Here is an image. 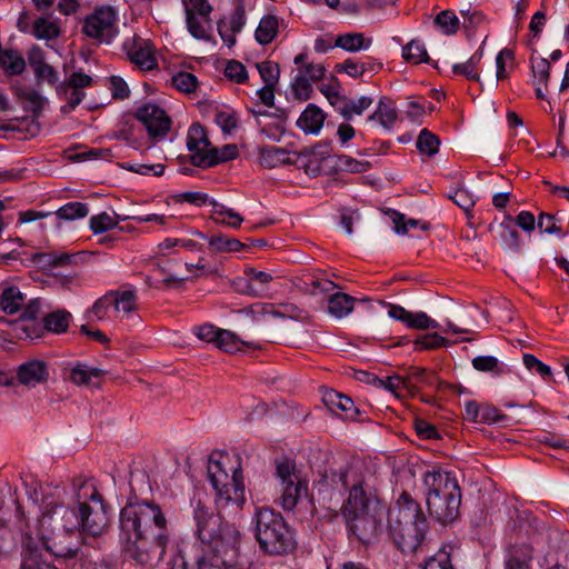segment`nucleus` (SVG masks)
Masks as SVG:
<instances>
[{
    "instance_id": "obj_17",
    "label": "nucleus",
    "mask_w": 569,
    "mask_h": 569,
    "mask_svg": "<svg viewBox=\"0 0 569 569\" xmlns=\"http://www.w3.org/2000/svg\"><path fill=\"white\" fill-rule=\"evenodd\" d=\"M426 502L430 516L442 525L455 521L459 516L461 498L432 496L426 497Z\"/></svg>"
},
{
    "instance_id": "obj_57",
    "label": "nucleus",
    "mask_w": 569,
    "mask_h": 569,
    "mask_svg": "<svg viewBox=\"0 0 569 569\" xmlns=\"http://www.w3.org/2000/svg\"><path fill=\"white\" fill-rule=\"evenodd\" d=\"M422 569H453L451 565L450 555L446 550H439L433 556L429 557L423 565Z\"/></svg>"
},
{
    "instance_id": "obj_11",
    "label": "nucleus",
    "mask_w": 569,
    "mask_h": 569,
    "mask_svg": "<svg viewBox=\"0 0 569 569\" xmlns=\"http://www.w3.org/2000/svg\"><path fill=\"white\" fill-rule=\"evenodd\" d=\"M117 12L111 7L96 8L86 17L82 32L100 42L109 43L116 36Z\"/></svg>"
},
{
    "instance_id": "obj_42",
    "label": "nucleus",
    "mask_w": 569,
    "mask_h": 569,
    "mask_svg": "<svg viewBox=\"0 0 569 569\" xmlns=\"http://www.w3.org/2000/svg\"><path fill=\"white\" fill-rule=\"evenodd\" d=\"M60 27L46 18H38L33 23L32 33L38 39L53 40L60 36Z\"/></svg>"
},
{
    "instance_id": "obj_64",
    "label": "nucleus",
    "mask_w": 569,
    "mask_h": 569,
    "mask_svg": "<svg viewBox=\"0 0 569 569\" xmlns=\"http://www.w3.org/2000/svg\"><path fill=\"white\" fill-rule=\"evenodd\" d=\"M110 91L113 99L123 100L129 98L130 90L127 82L119 76H111L110 79Z\"/></svg>"
},
{
    "instance_id": "obj_43",
    "label": "nucleus",
    "mask_w": 569,
    "mask_h": 569,
    "mask_svg": "<svg viewBox=\"0 0 569 569\" xmlns=\"http://www.w3.org/2000/svg\"><path fill=\"white\" fill-rule=\"evenodd\" d=\"M113 311L112 293L111 290L96 300L93 306L88 310L90 319L104 320L109 317V311Z\"/></svg>"
},
{
    "instance_id": "obj_37",
    "label": "nucleus",
    "mask_w": 569,
    "mask_h": 569,
    "mask_svg": "<svg viewBox=\"0 0 569 569\" xmlns=\"http://www.w3.org/2000/svg\"><path fill=\"white\" fill-rule=\"evenodd\" d=\"M0 64L10 76L21 74L26 69V61L21 54L13 50H6L0 57Z\"/></svg>"
},
{
    "instance_id": "obj_58",
    "label": "nucleus",
    "mask_w": 569,
    "mask_h": 569,
    "mask_svg": "<svg viewBox=\"0 0 569 569\" xmlns=\"http://www.w3.org/2000/svg\"><path fill=\"white\" fill-rule=\"evenodd\" d=\"M472 367L477 371L482 372H493L496 375H499L502 372V370L499 367V361L496 357L492 356H478L472 359Z\"/></svg>"
},
{
    "instance_id": "obj_16",
    "label": "nucleus",
    "mask_w": 569,
    "mask_h": 569,
    "mask_svg": "<svg viewBox=\"0 0 569 569\" xmlns=\"http://www.w3.org/2000/svg\"><path fill=\"white\" fill-rule=\"evenodd\" d=\"M122 48L130 62L141 70H152L157 68L158 63L154 56V47L149 40L134 34L123 42Z\"/></svg>"
},
{
    "instance_id": "obj_38",
    "label": "nucleus",
    "mask_w": 569,
    "mask_h": 569,
    "mask_svg": "<svg viewBox=\"0 0 569 569\" xmlns=\"http://www.w3.org/2000/svg\"><path fill=\"white\" fill-rule=\"evenodd\" d=\"M372 102V98L367 96L360 97L359 99H349L341 107L340 114L349 121L353 116H361Z\"/></svg>"
},
{
    "instance_id": "obj_28",
    "label": "nucleus",
    "mask_w": 569,
    "mask_h": 569,
    "mask_svg": "<svg viewBox=\"0 0 569 569\" xmlns=\"http://www.w3.org/2000/svg\"><path fill=\"white\" fill-rule=\"evenodd\" d=\"M214 346L221 349L222 351L229 353L242 351L244 347L260 348L258 345H254L253 342L243 341L234 332L227 329H220Z\"/></svg>"
},
{
    "instance_id": "obj_27",
    "label": "nucleus",
    "mask_w": 569,
    "mask_h": 569,
    "mask_svg": "<svg viewBox=\"0 0 569 569\" xmlns=\"http://www.w3.org/2000/svg\"><path fill=\"white\" fill-rule=\"evenodd\" d=\"M532 547L529 545H513L506 560L505 569H532Z\"/></svg>"
},
{
    "instance_id": "obj_50",
    "label": "nucleus",
    "mask_w": 569,
    "mask_h": 569,
    "mask_svg": "<svg viewBox=\"0 0 569 569\" xmlns=\"http://www.w3.org/2000/svg\"><path fill=\"white\" fill-rule=\"evenodd\" d=\"M42 299L40 298L30 299L28 302L26 301L24 306L20 310V322L40 320V317L42 316Z\"/></svg>"
},
{
    "instance_id": "obj_21",
    "label": "nucleus",
    "mask_w": 569,
    "mask_h": 569,
    "mask_svg": "<svg viewBox=\"0 0 569 569\" xmlns=\"http://www.w3.org/2000/svg\"><path fill=\"white\" fill-rule=\"evenodd\" d=\"M326 120L325 112L313 103L307 106L297 120V127L307 134H317Z\"/></svg>"
},
{
    "instance_id": "obj_39",
    "label": "nucleus",
    "mask_w": 569,
    "mask_h": 569,
    "mask_svg": "<svg viewBox=\"0 0 569 569\" xmlns=\"http://www.w3.org/2000/svg\"><path fill=\"white\" fill-rule=\"evenodd\" d=\"M209 246L220 252H238L244 249L247 243L223 234H213L209 239Z\"/></svg>"
},
{
    "instance_id": "obj_12",
    "label": "nucleus",
    "mask_w": 569,
    "mask_h": 569,
    "mask_svg": "<svg viewBox=\"0 0 569 569\" xmlns=\"http://www.w3.org/2000/svg\"><path fill=\"white\" fill-rule=\"evenodd\" d=\"M187 147L190 151V162L194 167L209 168L214 166L216 158L210 154L211 146L203 126L196 122L189 127Z\"/></svg>"
},
{
    "instance_id": "obj_53",
    "label": "nucleus",
    "mask_w": 569,
    "mask_h": 569,
    "mask_svg": "<svg viewBox=\"0 0 569 569\" xmlns=\"http://www.w3.org/2000/svg\"><path fill=\"white\" fill-rule=\"evenodd\" d=\"M515 61V52L509 48H503L500 50L496 57V67H497V80H505L509 78V73L507 71V62L512 63Z\"/></svg>"
},
{
    "instance_id": "obj_55",
    "label": "nucleus",
    "mask_w": 569,
    "mask_h": 569,
    "mask_svg": "<svg viewBox=\"0 0 569 569\" xmlns=\"http://www.w3.org/2000/svg\"><path fill=\"white\" fill-rule=\"evenodd\" d=\"M258 71L266 84L276 86L279 79V66L272 61L257 63Z\"/></svg>"
},
{
    "instance_id": "obj_60",
    "label": "nucleus",
    "mask_w": 569,
    "mask_h": 569,
    "mask_svg": "<svg viewBox=\"0 0 569 569\" xmlns=\"http://www.w3.org/2000/svg\"><path fill=\"white\" fill-rule=\"evenodd\" d=\"M224 76L237 83H243L248 79L246 67L237 60H230L227 63Z\"/></svg>"
},
{
    "instance_id": "obj_32",
    "label": "nucleus",
    "mask_w": 569,
    "mask_h": 569,
    "mask_svg": "<svg viewBox=\"0 0 569 569\" xmlns=\"http://www.w3.org/2000/svg\"><path fill=\"white\" fill-rule=\"evenodd\" d=\"M103 373L104 371L99 368L78 362L71 368L69 380L78 386H88L93 378H100Z\"/></svg>"
},
{
    "instance_id": "obj_59",
    "label": "nucleus",
    "mask_w": 569,
    "mask_h": 569,
    "mask_svg": "<svg viewBox=\"0 0 569 569\" xmlns=\"http://www.w3.org/2000/svg\"><path fill=\"white\" fill-rule=\"evenodd\" d=\"M24 109L31 111L34 116H39L44 106L46 99L37 91L31 90L22 94Z\"/></svg>"
},
{
    "instance_id": "obj_6",
    "label": "nucleus",
    "mask_w": 569,
    "mask_h": 569,
    "mask_svg": "<svg viewBox=\"0 0 569 569\" xmlns=\"http://www.w3.org/2000/svg\"><path fill=\"white\" fill-rule=\"evenodd\" d=\"M76 498L80 503V523L83 533L97 537L108 527L109 518L102 497L93 482L78 479L74 482Z\"/></svg>"
},
{
    "instance_id": "obj_14",
    "label": "nucleus",
    "mask_w": 569,
    "mask_h": 569,
    "mask_svg": "<svg viewBox=\"0 0 569 569\" xmlns=\"http://www.w3.org/2000/svg\"><path fill=\"white\" fill-rule=\"evenodd\" d=\"M423 485L427 489V497L438 498H461V490L457 479L448 471L430 470L423 475Z\"/></svg>"
},
{
    "instance_id": "obj_18",
    "label": "nucleus",
    "mask_w": 569,
    "mask_h": 569,
    "mask_svg": "<svg viewBox=\"0 0 569 569\" xmlns=\"http://www.w3.org/2000/svg\"><path fill=\"white\" fill-rule=\"evenodd\" d=\"M325 406L335 415L345 420H361V411L355 406L352 399L336 390H326L322 396Z\"/></svg>"
},
{
    "instance_id": "obj_7",
    "label": "nucleus",
    "mask_w": 569,
    "mask_h": 569,
    "mask_svg": "<svg viewBox=\"0 0 569 569\" xmlns=\"http://www.w3.org/2000/svg\"><path fill=\"white\" fill-rule=\"evenodd\" d=\"M274 477L278 480L279 503L286 511H292L302 497L308 496V480L298 470L297 463L289 457L273 460Z\"/></svg>"
},
{
    "instance_id": "obj_40",
    "label": "nucleus",
    "mask_w": 569,
    "mask_h": 569,
    "mask_svg": "<svg viewBox=\"0 0 569 569\" xmlns=\"http://www.w3.org/2000/svg\"><path fill=\"white\" fill-rule=\"evenodd\" d=\"M530 69L533 82L543 83L545 90H547L551 70L550 62L546 58L531 56Z\"/></svg>"
},
{
    "instance_id": "obj_62",
    "label": "nucleus",
    "mask_w": 569,
    "mask_h": 569,
    "mask_svg": "<svg viewBox=\"0 0 569 569\" xmlns=\"http://www.w3.org/2000/svg\"><path fill=\"white\" fill-rule=\"evenodd\" d=\"M92 86V78L81 71H77L70 74V77L61 83V88H76L83 90Z\"/></svg>"
},
{
    "instance_id": "obj_29",
    "label": "nucleus",
    "mask_w": 569,
    "mask_h": 569,
    "mask_svg": "<svg viewBox=\"0 0 569 569\" xmlns=\"http://www.w3.org/2000/svg\"><path fill=\"white\" fill-rule=\"evenodd\" d=\"M279 21L273 14L263 16L254 32V38L260 44H269L278 34Z\"/></svg>"
},
{
    "instance_id": "obj_33",
    "label": "nucleus",
    "mask_w": 569,
    "mask_h": 569,
    "mask_svg": "<svg viewBox=\"0 0 569 569\" xmlns=\"http://www.w3.org/2000/svg\"><path fill=\"white\" fill-rule=\"evenodd\" d=\"M448 198L465 211L468 219L473 217L472 208L476 204V200L462 182L457 183V187L448 193Z\"/></svg>"
},
{
    "instance_id": "obj_61",
    "label": "nucleus",
    "mask_w": 569,
    "mask_h": 569,
    "mask_svg": "<svg viewBox=\"0 0 569 569\" xmlns=\"http://www.w3.org/2000/svg\"><path fill=\"white\" fill-rule=\"evenodd\" d=\"M295 96L300 100H308L312 93V86L306 74H298L292 83Z\"/></svg>"
},
{
    "instance_id": "obj_47",
    "label": "nucleus",
    "mask_w": 569,
    "mask_h": 569,
    "mask_svg": "<svg viewBox=\"0 0 569 569\" xmlns=\"http://www.w3.org/2000/svg\"><path fill=\"white\" fill-rule=\"evenodd\" d=\"M261 164L267 168H274L288 161V152L284 149L270 147L261 151Z\"/></svg>"
},
{
    "instance_id": "obj_35",
    "label": "nucleus",
    "mask_w": 569,
    "mask_h": 569,
    "mask_svg": "<svg viewBox=\"0 0 569 569\" xmlns=\"http://www.w3.org/2000/svg\"><path fill=\"white\" fill-rule=\"evenodd\" d=\"M435 27L443 34L457 33L460 28V20L452 10H443L433 19Z\"/></svg>"
},
{
    "instance_id": "obj_41",
    "label": "nucleus",
    "mask_w": 569,
    "mask_h": 569,
    "mask_svg": "<svg viewBox=\"0 0 569 569\" xmlns=\"http://www.w3.org/2000/svg\"><path fill=\"white\" fill-rule=\"evenodd\" d=\"M440 139L438 136L429 131L428 129H422L418 136L416 147L417 149L429 157L435 156L439 151Z\"/></svg>"
},
{
    "instance_id": "obj_63",
    "label": "nucleus",
    "mask_w": 569,
    "mask_h": 569,
    "mask_svg": "<svg viewBox=\"0 0 569 569\" xmlns=\"http://www.w3.org/2000/svg\"><path fill=\"white\" fill-rule=\"evenodd\" d=\"M335 71L338 73L345 72L355 79L363 76V68L360 64V61H356L351 58L346 59L342 63L336 64Z\"/></svg>"
},
{
    "instance_id": "obj_24",
    "label": "nucleus",
    "mask_w": 569,
    "mask_h": 569,
    "mask_svg": "<svg viewBox=\"0 0 569 569\" xmlns=\"http://www.w3.org/2000/svg\"><path fill=\"white\" fill-rule=\"evenodd\" d=\"M368 121H378L385 129H391L398 120L395 102L387 97L379 100L377 109L368 118Z\"/></svg>"
},
{
    "instance_id": "obj_10",
    "label": "nucleus",
    "mask_w": 569,
    "mask_h": 569,
    "mask_svg": "<svg viewBox=\"0 0 569 569\" xmlns=\"http://www.w3.org/2000/svg\"><path fill=\"white\" fill-rule=\"evenodd\" d=\"M383 510L341 512L350 536L363 545H369L377 537L381 526Z\"/></svg>"
},
{
    "instance_id": "obj_3",
    "label": "nucleus",
    "mask_w": 569,
    "mask_h": 569,
    "mask_svg": "<svg viewBox=\"0 0 569 569\" xmlns=\"http://www.w3.org/2000/svg\"><path fill=\"white\" fill-rule=\"evenodd\" d=\"M428 519L421 505L407 491H402L388 518L389 537L393 546L405 556H413L422 549Z\"/></svg>"
},
{
    "instance_id": "obj_2",
    "label": "nucleus",
    "mask_w": 569,
    "mask_h": 569,
    "mask_svg": "<svg viewBox=\"0 0 569 569\" xmlns=\"http://www.w3.org/2000/svg\"><path fill=\"white\" fill-rule=\"evenodd\" d=\"M196 533L206 549H200L207 557L210 569H238L240 565L241 532L234 523L222 520L219 516L199 505L194 509Z\"/></svg>"
},
{
    "instance_id": "obj_22",
    "label": "nucleus",
    "mask_w": 569,
    "mask_h": 569,
    "mask_svg": "<svg viewBox=\"0 0 569 569\" xmlns=\"http://www.w3.org/2000/svg\"><path fill=\"white\" fill-rule=\"evenodd\" d=\"M247 279H242L243 287L240 289L241 293L253 297L263 296L267 291L268 283L272 280L271 274L258 271L253 268L246 270Z\"/></svg>"
},
{
    "instance_id": "obj_54",
    "label": "nucleus",
    "mask_w": 569,
    "mask_h": 569,
    "mask_svg": "<svg viewBox=\"0 0 569 569\" xmlns=\"http://www.w3.org/2000/svg\"><path fill=\"white\" fill-rule=\"evenodd\" d=\"M446 345V339L438 333H427L415 340V350H433Z\"/></svg>"
},
{
    "instance_id": "obj_51",
    "label": "nucleus",
    "mask_w": 569,
    "mask_h": 569,
    "mask_svg": "<svg viewBox=\"0 0 569 569\" xmlns=\"http://www.w3.org/2000/svg\"><path fill=\"white\" fill-rule=\"evenodd\" d=\"M407 327L410 329L417 330H427V329H437L439 327L438 322L423 311L419 312H410L409 320L407 322Z\"/></svg>"
},
{
    "instance_id": "obj_15",
    "label": "nucleus",
    "mask_w": 569,
    "mask_h": 569,
    "mask_svg": "<svg viewBox=\"0 0 569 569\" xmlns=\"http://www.w3.org/2000/svg\"><path fill=\"white\" fill-rule=\"evenodd\" d=\"M170 569H210L207 557L199 547L186 542H177L171 547Z\"/></svg>"
},
{
    "instance_id": "obj_4",
    "label": "nucleus",
    "mask_w": 569,
    "mask_h": 569,
    "mask_svg": "<svg viewBox=\"0 0 569 569\" xmlns=\"http://www.w3.org/2000/svg\"><path fill=\"white\" fill-rule=\"evenodd\" d=\"M348 497L341 512L383 510L377 488V477L360 461L352 462L338 473Z\"/></svg>"
},
{
    "instance_id": "obj_13",
    "label": "nucleus",
    "mask_w": 569,
    "mask_h": 569,
    "mask_svg": "<svg viewBox=\"0 0 569 569\" xmlns=\"http://www.w3.org/2000/svg\"><path fill=\"white\" fill-rule=\"evenodd\" d=\"M136 118L144 126L149 137L153 139L163 138L170 131L171 119L157 104L147 103L139 107L136 111Z\"/></svg>"
},
{
    "instance_id": "obj_49",
    "label": "nucleus",
    "mask_w": 569,
    "mask_h": 569,
    "mask_svg": "<svg viewBox=\"0 0 569 569\" xmlns=\"http://www.w3.org/2000/svg\"><path fill=\"white\" fill-rule=\"evenodd\" d=\"M58 93H63L67 100V104L61 107L62 113H68L74 110L83 100L86 93L81 89L76 88H61V84L57 88Z\"/></svg>"
},
{
    "instance_id": "obj_34",
    "label": "nucleus",
    "mask_w": 569,
    "mask_h": 569,
    "mask_svg": "<svg viewBox=\"0 0 569 569\" xmlns=\"http://www.w3.org/2000/svg\"><path fill=\"white\" fill-rule=\"evenodd\" d=\"M42 319L46 331L62 333L66 332L69 328L71 315L64 310H57L43 316Z\"/></svg>"
},
{
    "instance_id": "obj_26",
    "label": "nucleus",
    "mask_w": 569,
    "mask_h": 569,
    "mask_svg": "<svg viewBox=\"0 0 569 569\" xmlns=\"http://www.w3.org/2000/svg\"><path fill=\"white\" fill-rule=\"evenodd\" d=\"M483 57V48L478 50L466 61L452 66V73L455 76H462L470 81H480V63Z\"/></svg>"
},
{
    "instance_id": "obj_48",
    "label": "nucleus",
    "mask_w": 569,
    "mask_h": 569,
    "mask_svg": "<svg viewBox=\"0 0 569 569\" xmlns=\"http://www.w3.org/2000/svg\"><path fill=\"white\" fill-rule=\"evenodd\" d=\"M213 220L217 223L224 224L234 229L239 228L243 222V218L238 212L223 206H221L220 209L214 210Z\"/></svg>"
},
{
    "instance_id": "obj_23",
    "label": "nucleus",
    "mask_w": 569,
    "mask_h": 569,
    "mask_svg": "<svg viewBox=\"0 0 569 569\" xmlns=\"http://www.w3.org/2000/svg\"><path fill=\"white\" fill-rule=\"evenodd\" d=\"M27 296L17 286L0 288V310L8 315L17 313L26 303Z\"/></svg>"
},
{
    "instance_id": "obj_52",
    "label": "nucleus",
    "mask_w": 569,
    "mask_h": 569,
    "mask_svg": "<svg viewBox=\"0 0 569 569\" xmlns=\"http://www.w3.org/2000/svg\"><path fill=\"white\" fill-rule=\"evenodd\" d=\"M336 164L341 169L348 172L361 173L366 172L371 166L368 161H360L351 158L347 154H341L338 157Z\"/></svg>"
},
{
    "instance_id": "obj_5",
    "label": "nucleus",
    "mask_w": 569,
    "mask_h": 569,
    "mask_svg": "<svg viewBox=\"0 0 569 569\" xmlns=\"http://www.w3.org/2000/svg\"><path fill=\"white\" fill-rule=\"evenodd\" d=\"M252 523L259 549L269 556H288L297 549L295 531L280 512L271 508L257 509Z\"/></svg>"
},
{
    "instance_id": "obj_20",
    "label": "nucleus",
    "mask_w": 569,
    "mask_h": 569,
    "mask_svg": "<svg viewBox=\"0 0 569 569\" xmlns=\"http://www.w3.org/2000/svg\"><path fill=\"white\" fill-rule=\"evenodd\" d=\"M49 532V536L43 537V543L50 553L59 558H73L77 556V545L64 541L71 537L64 536L63 533L57 531Z\"/></svg>"
},
{
    "instance_id": "obj_56",
    "label": "nucleus",
    "mask_w": 569,
    "mask_h": 569,
    "mask_svg": "<svg viewBox=\"0 0 569 569\" xmlns=\"http://www.w3.org/2000/svg\"><path fill=\"white\" fill-rule=\"evenodd\" d=\"M116 226L117 221L107 212H101L90 218V228L94 233L109 231Z\"/></svg>"
},
{
    "instance_id": "obj_36",
    "label": "nucleus",
    "mask_w": 569,
    "mask_h": 569,
    "mask_svg": "<svg viewBox=\"0 0 569 569\" xmlns=\"http://www.w3.org/2000/svg\"><path fill=\"white\" fill-rule=\"evenodd\" d=\"M402 58L412 64L429 62L430 60L423 42L416 39L402 48Z\"/></svg>"
},
{
    "instance_id": "obj_44",
    "label": "nucleus",
    "mask_w": 569,
    "mask_h": 569,
    "mask_svg": "<svg viewBox=\"0 0 569 569\" xmlns=\"http://www.w3.org/2000/svg\"><path fill=\"white\" fill-rule=\"evenodd\" d=\"M171 84L183 93H193L198 88V79L191 72L180 71L171 78Z\"/></svg>"
},
{
    "instance_id": "obj_1",
    "label": "nucleus",
    "mask_w": 569,
    "mask_h": 569,
    "mask_svg": "<svg viewBox=\"0 0 569 569\" xmlns=\"http://www.w3.org/2000/svg\"><path fill=\"white\" fill-rule=\"evenodd\" d=\"M120 542L126 557L143 569H153L170 542L168 521L152 501L128 502L120 511Z\"/></svg>"
},
{
    "instance_id": "obj_45",
    "label": "nucleus",
    "mask_w": 569,
    "mask_h": 569,
    "mask_svg": "<svg viewBox=\"0 0 569 569\" xmlns=\"http://www.w3.org/2000/svg\"><path fill=\"white\" fill-rule=\"evenodd\" d=\"M89 208L83 202H68L56 212L57 217L63 220H74L87 217Z\"/></svg>"
},
{
    "instance_id": "obj_31",
    "label": "nucleus",
    "mask_w": 569,
    "mask_h": 569,
    "mask_svg": "<svg viewBox=\"0 0 569 569\" xmlns=\"http://www.w3.org/2000/svg\"><path fill=\"white\" fill-rule=\"evenodd\" d=\"M372 43L371 39H366L362 33H343L335 39V44L348 52H357L368 49Z\"/></svg>"
},
{
    "instance_id": "obj_9",
    "label": "nucleus",
    "mask_w": 569,
    "mask_h": 569,
    "mask_svg": "<svg viewBox=\"0 0 569 569\" xmlns=\"http://www.w3.org/2000/svg\"><path fill=\"white\" fill-rule=\"evenodd\" d=\"M40 525L44 530L57 531L71 537L76 531L81 530L80 503H78L77 512L58 499L43 498Z\"/></svg>"
},
{
    "instance_id": "obj_19",
    "label": "nucleus",
    "mask_w": 569,
    "mask_h": 569,
    "mask_svg": "<svg viewBox=\"0 0 569 569\" xmlns=\"http://www.w3.org/2000/svg\"><path fill=\"white\" fill-rule=\"evenodd\" d=\"M48 377V366L41 360L27 361L17 371L19 382L28 387H36L39 383L46 382Z\"/></svg>"
},
{
    "instance_id": "obj_46",
    "label": "nucleus",
    "mask_w": 569,
    "mask_h": 569,
    "mask_svg": "<svg viewBox=\"0 0 569 569\" xmlns=\"http://www.w3.org/2000/svg\"><path fill=\"white\" fill-rule=\"evenodd\" d=\"M511 222V216H507L505 221L499 224V236L506 246L511 249H518L520 246V234L517 229L512 227Z\"/></svg>"
},
{
    "instance_id": "obj_25",
    "label": "nucleus",
    "mask_w": 569,
    "mask_h": 569,
    "mask_svg": "<svg viewBox=\"0 0 569 569\" xmlns=\"http://www.w3.org/2000/svg\"><path fill=\"white\" fill-rule=\"evenodd\" d=\"M116 317L129 316L138 307L136 290H111Z\"/></svg>"
},
{
    "instance_id": "obj_30",
    "label": "nucleus",
    "mask_w": 569,
    "mask_h": 569,
    "mask_svg": "<svg viewBox=\"0 0 569 569\" xmlns=\"http://www.w3.org/2000/svg\"><path fill=\"white\" fill-rule=\"evenodd\" d=\"M355 306V298L342 292L332 293L328 300V311L336 318L348 316Z\"/></svg>"
},
{
    "instance_id": "obj_8",
    "label": "nucleus",
    "mask_w": 569,
    "mask_h": 569,
    "mask_svg": "<svg viewBox=\"0 0 569 569\" xmlns=\"http://www.w3.org/2000/svg\"><path fill=\"white\" fill-rule=\"evenodd\" d=\"M209 480L216 491L217 503L221 507L232 503L242 509L246 502L243 475L240 467L232 470L230 476L221 462H210L208 467Z\"/></svg>"
}]
</instances>
